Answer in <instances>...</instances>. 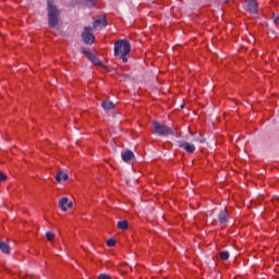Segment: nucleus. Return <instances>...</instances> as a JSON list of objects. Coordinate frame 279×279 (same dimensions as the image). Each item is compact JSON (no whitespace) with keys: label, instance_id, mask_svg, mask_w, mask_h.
Here are the masks:
<instances>
[{"label":"nucleus","instance_id":"dca6fc26","mask_svg":"<svg viewBox=\"0 0 279 279\" xmlns=\"http://www.w3.org/2000/svg\"><path fill=\"white\" fill-rule=\"evenodd\" d=\"M220 258L221 260H228L230 258V252L228 251L220 252Z\"/></svg>","mask_w":279,"mask_h":279},{"label":"nucleus","instance_id":"39448f33","mask_svg":"<svg viewBox=\"0 0 279 279\" xmlns=\"http://www.w3.org/2000/svg\"><path fill=\"white\" fill-rule=\"evenodd\" d=\"M178 146L181 149H184L186 151V154H193L195 151V145H193L184 140L178 141Z\"/></svg>","mask_w":279,"mask_h":279},{"label":"nucleus","instance_id":"7ed1b4c3","mask_svg":"<svg viewBox=\"0 0 279 279\" xmlns=\"http://www.w3.org/2000/svg\"><path fill=\"white\" fill-rule=\"evenodd\" d=\"M154 133L158 136H172L173 130L165 124H160L158 121L153 122Z\"/></svg>","mask_w":279,"mask_h":279},{"label":"nucleus","instance_id":"6ab92c4d","mask_svg":"<svg viewBox=\"0 0 279 279\" xmlns=\"http://www.w3.org/2000/svg\"><path fill=\"white\" fill-rule=\"evenodd\" d=\"M107 245L108 247H114V245H117V242L114 241V239H109L107 240Z\"/></svg>","mask_w":279,"mask_h":279},{"label":"nucleus","instance_id":"0eeeda50","mask_svg":"<svg viewBox=\"0 0 279 279\" xmlns=\"http://www.w3.org/2000/svg\"><path fill=\"white\" fill-rule=\"evenodd\" d=\"M59 207L61 208V210L66 213L69 208H73V202H69L66 197H63L62 199L59 201Z\"/></svg>","mask_w":279,"mask_h":279},{"label":"nucleus","instance_id":"a211bd4d","mask_svg":"<svg viewBox=\"0 0 279 279\" xmlns=\"http://www.w3.org/2000/svg\"><path fill=\"white\" fill-rule=\"evenodd\" d=\"M85 5L87 8H95V0H85Z\"/></svg>","mask_w":279,"mask_h":279},{"label":"nucleus","instance_id":"f8f14e48","mask_svg":"<svg viewBox=\"0 0 279 279\" xmlns=\"http://www.w3.org/2000/svg\"><path fill=\"white\" fill-rule=\"evenodd\" d=\"M56 180H57V182H62V180L64 181V182H66V180H69V174H66V173H64V172H62V171H59L57 174H56Z\"/></svg>","mask_w":279,"mask_h":279},{"label":"nucleus","instance_id":"f03ea898","mask_svg":"<svg viewBox=\"0 0 279 279\" xmlns=\"http://www.w3.org/2000/svg\"><path fill=\"white\" fill-rule=\"evenodd\" d=\"M47 12L49 27H58L60 23V10L56 5L54 0H47Z\"/></svg>","mask_w":279,"mask_h":279},{"label":"nucleus","instance_id":"5701e85b","mask_svg":"<svg viewBox=\"0 0 279 279\" xmlns=\"http://www.w3.org/2000/svg\"><path fill=\"white\" fill-rule=\"evenodd\" d=\"M5 180H8V177L0 171V182H5Z\"/></svg>","mask_w":279,"mask_h":279},{"label":"nucleus","instance_id":"6e6552de","mask_svg":"<svg viewBox=\"0 0 279 279\" xmlns=\"http://www.w3.org/2000/svg\"><path fill=\"white\" fill-rule=\"evenodd\" d=\"M247 1V12L251 14H256L258 11V3L256 0H246Z\"/></svg>","mask_w":279,"mask_h":279},{"label":"nucleus","instance_id":"1a4fd4ad","mask_svg":"<svg viewBox=\"0 0 279 279\" xmlns=\"http://www.w3.org/2000/svg\"><path fill=\"white\" fill-rule=\"evenodd\" d=\"M107 26H108V20H106V17L95 20L93 23L94 29H101V27H107Z\"/></svg>","mask_w":279,"mask_h":279},{"label":"nucleus","instance_id":"ddd939ff","mask_svg":"<svg viewBox=\"0 0 279 279\" xmlns=\"http://www.w3.org/2000/svg\"><path fill=\"white\" fill-rule=\"evenodd\" d=\"M101 107L104 108V110H114V102L110 100H105L101 102Z\"/></svg>","mask_w":279,"mask_h":279},{"label":"nucleus","instance_id":"f3484780","mask_svg":"<svg viewBox=\"0 0 279 279\" xmlns=\"http://www.w3.org/2000/svg\"><path fill=\"white\" fill-rule=\"evenodd\" d=\"M46 239H47V241H53V239H56V234L51 231H48L46 233Z\"/></svg>","mask_w":279,"mask_h":279},{"label":"nucleus","instance_id":"20e7f679","mask_svg":"<svg viewBox=\"0 0 279 279\" xmlns=\"http://www.w3.org/2000/svg\"><path fill=\"white\" fill-rule=\"evenodd\" d=\"M93 27L90 26H86L84 28V32L82 34V38L83 41L85 43V45H93V43H95V35H93Z\"/></svg>","mask_w":279,"mask_h":279},{"label":"nucleus","instance_id":"423d86ee","mask_svg":"<svg viewBox=\"0 0 279 279\" xmlns=\"http://www.w3.org/2000/svg\"><path fill=\"white\" fill-rule=\"evenodd\" d=\"M84 53L86 58L92 62L95 66H105L104 62L97 58L93 52H89L88 50H84Z\"/></svg>","mask_w":279,"mask_h":279},{"label":"nucleus","instance_id":"9d476101","mask_svg":"<svg viewBox=\"0 0 279 279\" xmlns=\"http://www.w3.org/2000/svg\"><path fill=\"white\" fill-rule=\"evenodd\" d=\"M121 158L124 162H130L134 158V153L132 150L122 151Z\"/></svg>","mask_w":279,"mask_h":279},{"label":"nucleus","instance_id":"2eb2a0df","mask_svg":"<svg viewBox=\"0 0 279 279\" xmlns=\"http://www.w3.org/2000/svg\"><path fill=\"white\" fill-rule=\"evenodd\" d=\"M118 228H119V230H128V228H129L128 220L119 221L118 222Z\"/></svg>","mask_w":279,"mask_h":279},{"label":"nucleus","instance_id":"4468645a","mask_svg":"<svg viewBox=\"0 0 279 279\" xmlns=\"http://www.w3.org/2000/svg\"><path fill=\"white\" fill-rule=\"evenodd\" d=\"M218 219H219L220 223H227V221H228V211H226V209L222 210L219 214Z\"/></svg>","mask_w":279,"mask_h":279},{"label":"nucleus","instance_id":"b1692460","mask_svg":"<svg viewBox=\"0 0 279 279\" xmlns=\"http://www.w3.org/2000/svg\"><path fill=\"white\" fill-rule=\"evenodd\" d=\"M181 108H184V105H182Z\"/></svg>","mask_w":279,"mask_h":279},{"label":"nucleus","instance_id":"9b49d317","mask_svg":"<svg viewBox=\"0 0 279 279\" xmlns=\"http://www.w3.org/2000/svg\"><path fill=\"white\" fill-rule=\"evenodd\" d=\"M11 250L12 247H10V244L4 241H0V252H2V254H10Z\"/></svg>","mask_w":279,"mask_h":279},{"label":"nucleus","instance_id":"412c9836","mask_svg":"<svg viewBox=\"0 0 279 279\" xmlns=\"http://www.w3.org/2000/svg\"><path fill=\"white\" fill-rule=\"evenodd\" d=\"M272 22L275 23V25H279V15L274 13L272 14Z\"/></svg>","mask_w":279,"mask_h":279},{"label":"nucleus","instance_id":"f257e3e1","mask_svg":"<svg viewBox=\"0 0 279 279\" xmlns=\"http://www.w3.org/2000/svg\"><path fill=\"white\" fill-rule=\"evenodd\" d=\"M130 51H132V45L126 39H120L114 43V56L122 60V62H128V56H130Z\"/></svg>","mask_w":279,"mask_h":279},{"label":"nucleus","instance_id":"4be33fe9","mask_svg":"<svg viewBox=\"0 0 279 279\" xmlns=\"http://www.w3.org/2000/svg\"><path fill=\"white\" fill-rule=\"evenodd\" d=\"M98 279H112V277L110 275H108V274H100L98 276Z\"/></svg>","mask_w":279,"mask_h":279},{"label":"nucleus","instance_id":"aec40b11","mask_svg":"<svg viewBox=\"0 0 279 279\" xmlns=\"http://www.w3.org/2000/svg\"><path fill=\"white\" fill-rule=\"evenodd\" d=\"M195 143H204V140H202V134H197L194 140H193Z\"/></svg>","mask_w":279,"mask_h":279}]
</instances>
